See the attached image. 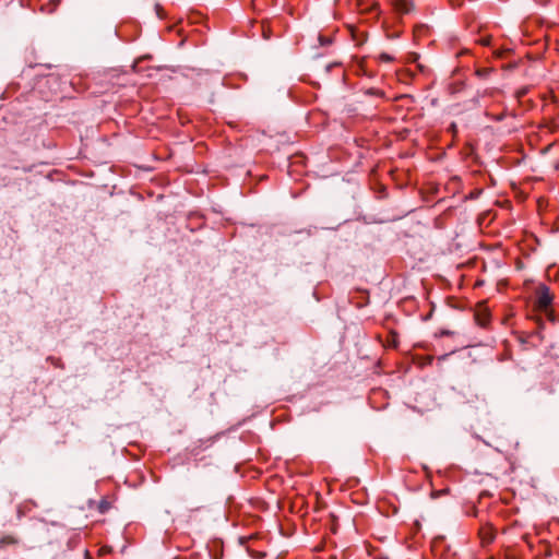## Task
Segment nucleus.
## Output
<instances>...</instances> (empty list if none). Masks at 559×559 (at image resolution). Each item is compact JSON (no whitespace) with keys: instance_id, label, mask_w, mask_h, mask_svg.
I'll list each match as a JSON object with an SVG mask.
<instances>
[{"instance_id":"obj_1","label":"nucleus","mask_w":559,"mask_h":559,"mask_svg":"<svg viewBox=\"0 0 559 559\" xmlns=\"http://www.w3.org/2000/svg\"><path fill=\"white\" fill-rule=\"evenodd\" d=\"M552 301V295L548 287L542 285L536 290V308L539 311L547 312Z\"/></svg>"},{"instance_id":"obj_2","label":"nucleus","mask_w":559,"mask_h":559,"mask_svg":"<svg viewBox=\"0 0 559 559\" xmlns=\"http://www.w3.org/2000/svg\"><path fill=\"white\" fill-rule=\"evenodd\" d=\"M479 537L483 544H490L495 539V533L491 526H483L479 530Z\"/></svg>"},{"instance_id":"obj_3","label":"nucleus","mask_w":559,"mask_h":559,"mask_svg":"<svg viewBox=\"0 0 559 559\" xmlns=\"http://www.w3.org/2000/svg\"><path fill=\"white\" fill-rule=\"evenodd\" d=\"M17 542L19 540L14 535H5L0 538V546L4 547L8 545H15Z\"/></svg>"},{"instance_id":"obj_4","label":"nucleus","mask_w":559,"mask_h":559,"mask_svg":"<svg viewBox=\"0 0 559 559\" xmlns=\"http://www.w3.org/2000/svg\"><path fill=\"white\" fill-rule=\"evenodd\" d=\"M382 61L390 62L392 60V57L388 53H381L379 57Z\"/></svg>"},{"instance_id":"obj_5","label":"nucleus","mask_w":559,"mask_h":559,"mask_svg":"<svg viewBox=\"0 0 559 559\" xmlns=\"http://www.w3.org/2000/svg\"><path fill=\"white\" fill-rule=\"evenodd\" d=\"M483 44H484V45H488V44H489V39H484V40H483Z\"/></svg>"}]
</instances>
